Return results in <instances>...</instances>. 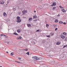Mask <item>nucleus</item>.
Returning <instances> with one entry per match:
<instances>
[{"mask_svg":"<svg viewBox=\"0 0 67 67\" xmlns=\"http://www.w3.org/2000/svg\"><path fill=\"white\" fill-rule=\"evenodd\" d=\"M6 53H7V54H8L9 53L8 52H6Z\"/></svg>","mask_w":67,"mask_h":67,"instance_id":"obj_42","label":"nucleus"},{"mask_svg":"<svg viewBox=\"0 0 67 67\" xmlns=\"http://www.w3.org/2000/svg\"><path fill=\"white\" fill-rule=\"evenodd\" d=\"M37 21V19H36L35 20H33V21L34 22H36Z\"/></svg>","mask_w":67,"mask_h":67,"instance_id":"obj_27","label":"nucleus"},{"mask_svg":"<svg viewBox=\"0 0 67 67\" xmlns=\"http://www.w3.org/2000/svg\"><path fill=\"white\" fill-rule=\"evenodd\" d=\"M15 62H17V61H15Z\"/></svg>","mask_w":67,"mask_h":67,"instance_id":"obj_46","label":"nucleus"},{"mask_svg":"<svg viewBox=\"0 0 67 67\" xmlns=\"http://www.w3.org/2000/svg\"><path fill=\"white\" fill-rule=\"evenodd\" d=\"M8 3H7V4H6V5H8Z\"/></svg>","mask_w":67,"mask_h":67,"instance_id":"obj_45","label":"nucleus"},{"mask_svg":"<svg viewBox=\"0 0 67 67\" xmlns=\"http://www.w3.org/2000/svg\"><path fill=\"white\" fill-rule=\"evenodd\" d=\"M18 38L19 40H20V39H21V37L19 36V37H18Z\"/></svg>","mask_w":67,"mask_h":67,"instance_id":"obj_24","label":"nucleus"},{"mask_svg":"<svg viewBox=\"0 0 67 67\" xmlns=\"http://www.w3.org/2000/svg\"><path fill=\"white\" fill-rule=\"evenodd\" d=\"M51 35H54V34L53 33H51Z\"/></svg>","mask_w":67,"mask_h":67,"instance_id":"obj_33","label":"nucleus"},{"mask_svg":"<svg viewBox=\"0 0 67 67\" xmlns=\"http://www.w3.org/2000/svg\"><path fill=\"white\" fill-rule=\"evenodd\" d=\"M3 14L4 16H7V14H6V13L5 12Z\"/></svg>","mask_w":67,"mask_h":67,"instance_id":"obj_7","label":"nucleus"},{"mask_svg":"<svg viewBox=\"0 0 67 67\" xmlns=\"http://www.w3.org/2000/svg\"><path fill=\"white\" fill-rule=\"evenodd\" d=\"M0 4H1V2L0 1Z\"/></svg>","mask_w":67,"mask_h":67,"instance_id":"obj_41","label":"nucleus"},{"mask_svg":"<svg viewBox=\"0 0 67 67\" xmlns=\"http://www.w3.org/2000/svg\"><path fill=\"white\" fill-rule=\"evenodd\" d=\"M63 34L64 35H67V33H66V32H63Z\"/></svg>","mask_w":67,"mask_h":67,"instance_id":"obj_11","label":"nucleus"},{"mask_svg":"<svg viewBox=\"0 0 67 67\" xmlns=\"http://www.w3.org/2000/svg\"><path fill=\"white\" fill-rule=\"evenodd\" d=\"M46 42V40H44L43 41V43H45Z\"/></svg>","mask_w":67,"mask_h":67,"instance_id":"obj_16","label":"nucleus"},{"mask_svg":"<svg viewBox=\"0 0 67 67\" xmlns=\"http://www.w3.org/2000/svg\"><path fill=\"white\" fill-rule=\"evenodd\" d=\"M47 36V37H50V35H49V36Z\"/></svg>","mask_w":67,"mask_h":67,"instance_id":"obj_32","label":"nucleus"},{"mask_svg":"<svg viewBox=\"0 0 67 67\" xmlns=\"http://www.w3.org/2000/svg\"><path fill=\"white\" fill-rule=\"evenodd\" d=\"M34 12H35H35H36V11H35Z\"/></svg>","mask_w":67,"mask_h":67,"instance_id":"obj_44","label":"nucleus"},{"mask_svg":"<svg viewBox=\"0 0 67 67\" xmlns=\"http://www.w3.org/2000/svg\"><path fill=\"white\" fill-rule=\"evenodd\" d=\"M59 23L60 24H63V22H62V21H60L59 22Z\"/></svg>","mask_w":67,"mask_h":67,"instance_id":"obj_20","label":"nucleus"},{"mask_svg":"<svg viewBox=\"0 0 67 67\" xmlns=\"http://www.w3.org/2000/svg\"><path fill=\"white\" fill-rule=\"evenodd\" d=\"M65 37H65V36L63 35H61V38H62V39H64Z\"/></svg>","mask_w":67,"mask_h":67,"instance_id":"obj_6","label":"nucleus"},{"mask_svg":"<svg viewBox=\"0 0 67 67\" xmlns=\"http://www.w3.org/2000/svg\"><path fill=\"white\" fill-rule=\"evenodd\" d=\"M61 43V42H60V41H58L55 43V44L56 45H59Z\"/></svg>","mask_w":67,"mask_h":67,"instance_id":"obj_3","label":"nucleus"},{"mask_svg":"<svg viewBox=\"0 0 67 67\" xmlns=\"http://www.w3.org/2000/svg\"><path fill=\"white\" fill-rule=\"evenodd\" d=\"M9 43H10L9 42H7V44H9Z\"/></svg>","mask_w":67,"mask_h":67,"instance_id":"obj_43","label":"nucleus"},{"mask_svg":"<svg viewBox=\"0 0 67 67\" xmlns=\"http://www.w3.org/2000/svg\"><path fill=\"white\" fill-rule=\"evenodd\" d=\"M59 7L60 8H61V9H62V8H62V7L61 6H60Z\"/></svg>","mask_w":67,"mask_h":67,"instance_id":"obj_38","label":"nucleus"},{"mask_svg":"<svg viewBox=\"0 0 67 67\" xmlns=\"http://www.w3.org/2000/svg\"><path fill=\"white\" fill-rule=\"evenodd\" d=\"M0 55L1 56H2V57H5V54H4L2 53H0Z\"/></svg>","mask_w":67,"mask_h":67,"instance_id":"obj_4","label":"nucleus"},{"mask_svg":"<svg viewBox=\"0 0 67 67\" xmlns=\"http://www.w3.org/2000/svg\"><path fill=\"white\" fill-rule=\"evenodd\" d=\"M1 36H7L5 35H3L2 34L1 35Z\"/></svg>","mask_w":67,"mask_h":67,"instance_id":"obj_10","label":"nucleus"},{"mask_svg":"<svg viewBox=\"0 0 67 67\" xmlns=\"http://www.w3.org/2000/svg\"><path fill=\"white\" fill-rule=\"evenodd\" d=\"M21 1H23V0H20Z\"/></svg>","mask_w":67,"mask_h":67,"instance_id":"obj_48","label":"nucleus"},{"mask_svg":"<svg viewBox=\"0 0 67 67\" xmlns=\"http://www.w3.org/2000/svg\"><path fill=\"white\" fill-rule=\"evenodd\" d=\"M56 5V3L54 2H53V3H52V4L51 5V7H52V6H54V5Z\"/></svg>","mask_w":67,"mask_h":67,"instance_id":"obj_5","label":"nucleus"},{"mask_svg":"<svg viewBox=\"0 0 67 67\" xmlns=\"http://www.w3.org/2000/svg\"><path fill=\"white\" fill-rule=\"evenodd\" d=\"M9 1H7V4H9Z\"/></svg>","mask_w":67,"mask_h":67,"instance_id":"obj_34","label":"nucleus"},{"mask_svg":"<svg viewBox=\"0 0 67 67\" xmlns=\"http://www.w3.org/2000/svg\"><path fill=\"white\" fill-rule=\"evenodd\" d=\"M24 51H28V49H24Z\"/></svg>","mask_w":67,"mask_h":67,"instance_id":"obj_18","label":"nucleus"},{"mask_svg":"<svg viewBox=\"0 0 67 67\" xmlns=\"http://www.w3.org/2000/svg\"><path fill=\"white\" fill-rule=\"evenodd\" d=\"M18 59L19 60H20V61H21V58H20V57H19L18 58Z\"/></svg>","mask_w":67,"mask_h":67,"instance_id":"obj_21","label":"nucleus"},{"mask_svg":"<svg viewBox=\"0 0 67 67\" xmlns=\"http://www.w3.org/2000/svg\"><path fill=\"white\" fill-rule=\"evenodd\" d=\"M17 20L16 22L18 23H20L21 22L22 20L21 19L20 17L19 16H18L16 18Z\"/></svg>","mask_w":67,"mask_h":67,"instance_id":"obj_1","label":"nucleus"},{"mask_svg":"<svg viewBox=\"0 0 67 67\" xmlns=\"http://www.w3.org/2000/svg\"><path fill=\"white\" fill-rule=\"evenodd\" d=\"M58 16H60V15L59 14H58V15H57Z\"/></svg>","mask_w":67,"mask_h":67,"instance_id":"obj_39","label":"nucleus"},{"mask_svg":"<svg viewBox=\"0 0 67 67\" xmlns=\"http://www.w3.org/2000/svg\"><path fill=\"white\" fill-rule=\"evenodd\" d=\"M63 24H66V23L65 22H64L63 23Z\"/></svg>","mask_w":67,"mask_h":67,"instance_id":"obj_36","label":"nucleus"},{"mask_svg":"<svg viewBox=\"0 0 67 67\" xmlns=\"http://www.w3.org/2000/svg\"><path fill=\"white\" fill-rule=\"evenodd\" d=\"M32 21V18H29V21Z\"/></svg>","mask_w":67,"mask_h":67,"instance_id":"obj_14","label":"nucleus"},{"mask_svg":"<svg viewBox=\"0 0 67 67\" xmlns=\"http://www.w3.org/2000/svg\"><path fill=\"white\" fill-rule=\"evenodd\" d=\"M55 22L56 23H57V22H58V19H56L55 20Z\"/></svg>","mask_w":67,"mask_h":67,"instance_id":"obj_15","label":"nucleus"},{"mask_svg":"<svg viewBox=\"0 0 67 67\" xmlns=\"http://www.w3.org/2000/svg\"><path fill=\"white\" fill-rule=\"evenodd\" d=\"M62 11L63 12H66V11L64 10V9H62Z\"/></svg>","mask_w":67,"mask_h":67,"instance_id":"obj_13","label":"nucleus"},{"mask_svg":"<svg viewBox=\"0 0 67 67\" xmlns=\"http://www.w3.org/2000/svg\"><path fill=\"white\" fill-rule=\"evenodd\" d=\"M20 31H21V30L20 29H18L17 30V32H18V33H20Z\"/></svg>","mask_w":67,"mask_h":67,"instance_id":"obj_12","label":"nucleus"},{"mask_svg":"<svg viewBox=\"0 0 67 67\" xmlns=\"http://www.w3.org/2000/svg\"><path fill=\"white\" fill-rule=\"evenodd\" d=\"M22 12L23 13V11H22Z\"/></svg>","mask_w":67,"mask_h":67,"instance_id":"obj_49","label":"nucleus"},{"mask_svg":"<svg viewBox=\"0 0 67 67\" xmlns=\"http://www.w3.org/2000/svg\"><path fill=\"white\" fill-rule=\"evenodd\" d=\"M53 26H54V27H56V25H54Z\"/></svg>","mask_w":67,"mask_h":67,"instance_id":"obj_29","label":"nucleus"},{"mask_svg":"<svg viewBox=\"0 0 67 67\" xmlns=\"http://www.w3.org/2000/svg\"><path fill=\"white\" fill-rule=\"evenodd\" d=\"M33 16L34 19H37V16L36 15H35Z\"/></svg>","mask_w":67,"mask_h":67,"instance_id":"obj_8","label":"nucleus"},{"mask_svg":"<svg viewBox=\"0 0 67 67\" xmlns=\"http://www.w3.org/2000/svg\"><path fill=\"white\" fill-rule=\"evenodd\" d=\"M67 45L64 46L63 47V48L66 47H67Z\"/></svg>","mask_w":67,"mask_h":67,"instance_id":"obj_28","label":"nucleus"},{"mask_svg":"<svg viewBox=\"0 0 67 67\" xmlns=\"http://www.w3.org/2000/svg\"><path fill=\"white\" fill-rule=\"evenodd\" d=\"M10 55H11L12 56H13V53H11L10 54Z\"/></svg>","mask_w":67,"mask_h":67,"instance_id":"obj_31","label":"nucleus"},{"mask_svg":"<svg viewBox=\"0 0 67 67\" xmlns=\"http://www.w3.org/2000/svg\"><path fill=\"white\" fill-rule=\"evenodd\" d=\"M32 58L33 59L36 61L40 59V58L36 56L32 57Z\"/></svg>","mask_w":67,"mask_h":67,"instance_id":"obj_2","label":"nucleus"},{"mask_svg":"<svg viewBox=\"0 0 67 67\" xmlns=\"http://www.w3.org/2000/svg\"><path fill=\"white\" fill-rule=\"evenodd\" d=\"M27 26L28 27H30V26H31V24H27Z\"/></svg>","mask_w":67,"mask_h":67,"instance_id":"obj_17","label":"nucleus"},{"mask_svg":"<svg viewBox=\"0 0 67 67\" xmlns=\"http://www.w3.org/2000/svg\"><path fill=\"white\" fill-rule=\"evenodd\" d=\"M46 26L47 27H48L49 26V25L48 24H47L46 25Z\"/></svg>","mask_w":67,"mask_h":67,"instance_id":"obj_23","label":"nucleus"},{"mask_svg":"<svg viewBox=\"0 0 67 67\" xmlns=\"http://www.w3.org/2000/svg\"><path fill=\"white\" fill-rule=\"evenodd\" d=\"M40 67H43L42 66V65H40Z\"/></svg>","mask_w":67,"mask_h":67,"instance_id":"obj_40","label":"nucleus"},{"mask_svg":"<svg viewBox=\"0 0 67 67\" xmlns=\"http://www.w3.org/2000/svg\"><path fill=\"white\" fill-rule=\"evenodd\" d=\"M56 7H53V10H54L55 9H56Z\"/></svg>","mask_w":67,"mask_h":67,"instance_id":"obj_25","label":"nucleus"},{"mask_svg":"<svg viewBox=\"0 0 67 67\" xmlns=\"http://www.w3.org/2000/svg\"><path fill=\"white\" fill-rule=\"evenodd\" d=\"M0 67H2V66H1Z\"/></svg>","mask_w":67,"mask_h":67,"instance_id":"obj_50","label":"nucleus"},{"mask_svg":"<svg viewBox=\"0 0 67 67\" xmlns=\"http://www.w3.org/2000/svg\"><path fill=\"white\" fill-rule=\"evenodd\" d=\"M4 3V1H3L1 2V4H3Z\"/></svg>","mask_w":67,"mask_h":67,"instance_id":"obj_9","label":"nucleus"},{"mask_svg":"<svg viewBox=\"0 0 67 67\" xmlns=\"http://www.w3.org/2000/svg\"><path fill=\"white\" fill-rule=\"evenodd\" d=\"M67 41V37L65 38V41Z\"/></svg>","mask_w":67,"mask_h":67,"instance_id":"obj_26","label":"nucleus"},{"mask_svg":"<svg viewBox=\"0 0 67 67\" xmlns=\"http://www.w3.org/2000/svg\"><path fill=\"white\" fill-rule=\"evenodd\" d=\"M58 29H57V28H56L55 29V31H56Z\"/></svg>","mask_w":67,"mask_h":67,"instance_id":"obj_35","label":"nucleus"},{"mask_svg":"<svg viewBox=\"0 0 67 67\" xmlns=\"http://www.w3.org/2000/svg\"><path fill=\"white\" fill-rule=\"evenodd\" d=\"M40 31V30H36V32H39Z\"/></svg>","mask_w":67,"mask_h":67,"instance_id":"obj_30","label":"nucleus"},{"mask_svg":"<svg viewBox=\"0 0 67 67\" xmlns=\"http://www.w3.org/2000/svg\"><path fill=\"white\" fill-rule=\"evenodd\" d=\"M25 12H27V11L26 10Z\"/></svg>","mask_w":67,"mask_h":67,"instance_id":"obj_47","label":"nucleus"},{"mask_svg":"<svg viewBox=\"0 0 67 67\" xmlns=\"http://www.w3.org/2000/svg\"><path fill=\"white\" fill-rule=\"evenodd\" d=\"M13 34H14V35H18V34H17L15 32Z\"/></svg>","mask_w":67,"mask_h":67,"instance_id":"obj_19","label":"nucleus"},{"mask_svg":"<svg viewBox=\"0 0 67 67\" xmlns=\"http://www.w3.org/2000/svg\"><path fill=\"white\" fill-rule=\"evenodd\" d=\"M66 11H67V8H66Z\"/></svg>","mask_w":67,"mask_h":67,"instance_id":"obj_51","label":"nucleus"},{"mask_svg":"<svg viewBox=\"0 0 67 67\" xmlns=\"http://www.w3.org/2000/svg\"><path fill=\"white\" fill-rule=\"evenodd\" d=\"M26 54H27L28 55H30V53L29 52H27L26 53Z\"/></svg>","mask_w":67,"mask_h":67,"instance_id":"obj_22","label":"nucleus"},{"mask_svg":"<svg viewBox=\"0 0 67 67\" xmlns=\"http://www.w3.org/2000/svg\"><path fill=\"white\" fill-rule=\"evenodd\" d=\"M16 63H20L19 62H18V61H17Z\"/></svg>","mask_w":67,"mask_h":67,"instance_id":"obj_37","label":"nucleus"}]
</instances>
